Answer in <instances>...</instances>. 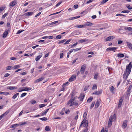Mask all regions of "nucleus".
<instances>
[{
  "instance_id": "nucleus-1",
  "label": "nucleus",
  "mask_w": 132,
  "mask_h": 132,
  "mask_svg": "<svg viewBox=\"0 0 132 132\" xmlns=\"http://www.w3.org/2000/svg\"><path fill=\"white\" fill-rule=\"evenodd\" d=\"M132 67V63L131 62L128 65L126 66V70L123 74V77L125 80H126L127 79L130 73Z\"/></svg>"
},
{
  "instance_id": "nucleus-2",
  "label": "nucleus",
  "mask_w": 132,
  "mask_h": 132,
  "mask_svg": "<svg viewBox=\"0 0 132 132\" xmlns=\"http://www.w3.org/2000/svg\"><path fill=\"white\" fill-rule=\"evenodd\" d=\"M74 99L73 98L70 99L67 105H69V106H71L72 105H75L76 106L78 105V103L76 101L74 102Z\"/></svg>"
},
{
  "instance_id": "nucleus-3",
  "label": "nucleus",
  "mask_w": 132,
  "mask_h": 132,
  "mask_svg": "<svg viewBox=\"0 0 132 132\" xmlns=\"http://www.w3.org/2000/svg\"><path fill=\"white\" fill-rule=\"evenodd\" d=\"M88 121L87 120H86L84 119L83 121L82 122L80 126V127H81L82 125H83V126L84 127H87L88 126Z\"/></svg>"
},
{
  "instance_id": "nucleus-4",
  "label": "nucleus",
  "mask_w": 132,
  "mask_h": 132,
  "mask_svg": "<svg viewBox=\"0 0 132 132\" xmlns=\"http://www.w3.org/2000/svg\"><path fill=\"white\" fill-rule=\"evenodd\" d=\"M10 28L8 29H6L3 33V38H5L7 37L9 31H10Z\"/></svg>"
},
{
  "instance_id": "nucleus-5",
  "label": "nucleus",
  "mask_w": 132,
  "mask_h": 132,
  "mask_svg": "<svg viewBox=\"0 0 132 132\" xmlns=\"http://www.w3.org/2000/svg\"><path fill=\"white\" fill-rule=\"evenodd\" d=\"M86 67V65L85 64H84L81 66L80 70V73L81 74H84Z\"/></svg>"
},
{
  "instance_id": "nucleus-6",
  "label": "nucleus",
  "mask_w": 132,
  "mask_h": 132,
  "mask_svg": "<svg viewBox=\"0 0 132 132\" xmlns=\"http://www.w3.org/2000/svg\"><path fill=\"white\" fill-rule=\"evenodd\" d=\"M118 48L117 47H109L106 49V51H112L115 52V50Z\"/></svg>"
},
{
  "instance_id": "nucleus-7",
  "label": "nucleus",
  "mask_w": 132,
  "mask_h": 132,
  "mask_svg": "<svg viewBox=\"0 0 132 132\" xmlns=\"http://www.w3.org/2000/svg\"><path fill=\"white\" fill-rule=\"evenodd\" d=\"M76 75H72L70 78L69 79V81L71 82L75 80L76 79Z\"/></svg>"
},
{
  "instance_id": "nucleus-8",
  "label": "nucleus",
  "mask_w": 132,
  "mask_h": 132,
  "mask_svg": "<svg viewBox=\"0 0 132 132\" xmlns=\"http://www.w3.org/2000/svg\"><path fill=\"white\" fill-rule=\"evenodd\" d=\"M116 119V115L115 113L114 114L113 116L111 115L109 118V120L112 121L113 120H115Z\"/></svg>"
},
{
  "instance_id": "nucleus-9",
  "label": "nucleus",
  "mask_w": 132,
  "mask_h": 132,
  "mask_svg": "<svg viewBox=\"0 0 132 132\" xmlns=\"http://www.w3.org/2000/svg\"><path fill=\"white\" fill-rule=\"evenodd\" d=\"M127 120H125L123 122L122 126L123 128H125L127 127Z\"/></svg>"
},
{
  "instance_id": "nucleus-10",
  "label": "nucleus",
  "mask_w": 132,
  "mask_h": 132,
  "mask_svg": "<svg viewBox=\"0 0 132 132\" xmlns=\"http://www.w3.org/2000/svg\"><path fill=\"white\" fill-rule=\"evenodd\" d=\"M16 4V1H14L12 2L9 5V6L11 7H12L14 6Z\"/></svg>"
},
{
  "instance_id": "nucleus-11",
  "label": "nucleus",
  "mask_w": 132,
  "mask_h": 132,
  "mask_svg": "<svg viewBox=\"0 0 132 132\" xmlns=\"http://www.w3.org/2000/svg\"><path fill=\"white\" fill-rule=\"evenodd\" d=\"M102 92L101 90H98L97 91H96L95 93H92V95H98L100 94H101L102 93Z\"/></svg>"
},
{
  "instance_id": "nucleus-12",
  "label": "nucleus",
  "mask_w": 132,
  "mask_h": 132,
  "mask_svg": "<svg viewBox=\"0 0 132 132\" xmlns=\"http://www.w3.org/2000/svg\"><path fill=\"white\" fill-rule=\"evenodd\" d=\"M123 99L122 98H121L119 100V103L118 105V108L120 107L122 105V102L123 101Z\"/></svg>"
},
{
  "instance_id": "nucleus-13",
  "label": "nucleus",
  "mask_w": 132,
  "mask_h": 132,
  "mask_svg": "<svg viewBox=\"0 0 132 132\" xmlns=\"http://www.w3.org/2000/svg\"><path fill=\"white\" fill-rule=\"evenodd\" d=\"M80 95L81 96L79 97L78 98L79 99L80 101H82L83 100V99L85 97V95L83 93L82 94H81Z\"/></svg>"
},
{
  "instance_id": "nucleus-14",
  "label": "nucleus",
  "mask_w": 132,
  "mask_h": 132,
  "mask_svg": "<svg viewBox=\"0 0 132 132\" xmlns=\"http://www.w3.org/2000/svg\"><path fill=\"white\" fill-rule=\"evenodd\" d=\"M7 88L10 90H13L17 89V87L15 86H8Z\"/></svg>"
},
{
  "instance_id": "nucleus-15",
  "label": "nucleus",
  "mask_w": 132,
  "mask_h": 132,
  "mask_svg": "<svg viewBox=\"0 0 132 132\" xmlns=\"http://www.w3.org/2000/svg\"><path fill=\"white\" fill-rule=\"evenodd\" d=\"M111 92L112 93H114L115 89L113 86H112L109 88Z\"/></svg>"
},
{
  "instance_id": "nucleus-16",
  "label": "nucleus",
  "mask_w": 132,
  "mask_h": 132,
  "mask_svg": "<svg viewBox=\"0 0 132 132\" xmlns=\"http://www.w3.org/2000/svg\"><path fill=\"white\" fill-rule=\"evenodd\" d=\"M113 37V36H109L105 39V42H106L109 41L111 40L112 39H113L112 38Z\"/></svg>"
},
{
  "instance_id": "nucleus-17",
  "label": "nucleus",
  "mask_w": 132,
  "mask_h": 132,
  "mask_svg": "<svg viewBox=\"0 0 132 132\" xmlns=\"http://www.w3.org/2000/svg\"><path fill=\"white\" fill-rule=\"evenodd\" d=\"M44 79V77H41L39 78L38 79H37L36 80H35V82H36V83L38 82H40V81H42V80H43Z\"/></svg>"
},
{
  "instance_id": "nucleus-18",
  "label": "nucleus",
  "mask_w": 132,
  "mask_h": 132,
  "mask_svg": "<svg viewBox=\"0 0 132 132\" xmlns=\"http://www.w3.org/2000/svg\"><path fill=\"white\" fill-rule=\"evenodd\" d=\"M80 17V16H77L75 17H71L69 18L68 19L69 20H73L74 19H76L79 18Z\"/></svg>"
},
{
  "instance_id": "nucleus-19",
  "label": "nucleus",
  "mask_w": 132,
  "mask_h": 132,
  "mask_svg": "<svg viewBox=\"0 0 132 132\" xmlns=\"http://www.w3.org/2000/svg\"><path fill=\"white\" fill-rule=\"evenodd\" d=\"M19 126V124H15L11 126L10 128H15Z\"/></svg>"
},
{
  "instance_id": "nucleus-20",
  "label": "nucleus",
  "mask_w": 132,
  "mask_h": 132,
  "mask_svg": "<svg viewBox=\"0 0 132 132\" xmlns=\"http://www.w3.org/2000/svg\"><path fill=\"white\" fill-rule=\"evenodd\" d=\"M23 88L24 91H28L30 90L32 88L30 87H23Z\"/></svg>"
},
{
  "instance_id": "nucleus-21",
  "label": "nucleus",
  "mask_w": 132,
  "mask_h": 132,
  "mask_svg": "<svg viewBox=\"0 0 132 132\" xmlns=\"http://www.w3.org/2000/svg\"><path fill=\"white\" fill-rule=\"evenodd\" d=\"M124 29L125 30H127L129 31H131L132 30V28L130 27H124Z\"/></svg>"
},
{
  "instance_id": "nucleus-22",
  "label": "nucleus",
  "mask_w": 132,
  "mask_h": 132,
  "mask_svg": "<svg viewBox=\"0 0 132 132\" xmlns=\"http://www.w3.org/2000/svg\"><path fill=\"white\" fill-rule=\"evenodd\" d=\"M42 56V55L41 54H40L39 55L37 56L35 58V60L36 61H38L39 60L40 58Z\"/></svg>"
},
{
  "instance_id": "nucleus-23",
  "label": "nucleus",
  "mask_w": 132,
  "mask_h": 132,
  "mask_svg": "<svg viewBox=\"0 0 132 132\" xmlns=\"http://www.w3.org/2000/svg\"><path fill=\"white\" fill-rule=\"evenodd\" d=\"M11 109H9L7 111L4 113L2 114L4 116H5L7 115L9 113Z\"/></svg>"
},
{
  "instance_id": "nucleus-24",
  "label": "nucleus",
  "mask_w": 132,
  "mask_h": 132,
  "mask_svg": "<svg viewBox=\"0 0 132 132\" xmlns=\"http://www.w3.org/2000/svg\"><path fill=\"white\" fill-rule=\"evenodd\" d=\"M100 104V102L99 101H97L96 103L95 107V108H97L98 107V106H99Z\"/></svg>"
},
{
  "instance_id": "nucleus-25",
  "label": "nucleus",
  "mask_w": 132,
  "mask_h": 132,
  "mask_svg": "<svg viewBox=\"0 0 132 132\" xmlns=\"http://www.w3.org/2000/svg\"><path fill=\"white\" fill-rule=\"evenodd\" d=\"M86 25L87 26H91L94 25V23L91 22H86Z\"/></svg>"
},
{
  "instance_id": "nucleus-26",
  "label": "nucleus",
  "mask_w": 132,
  "mask_h": 132,
  "mask_svg": "<svg viewBox=\"0 0 132 132\" xmlns=\"http://www.w3.org/2000/svg\"><path fill=\"white\" fill-rule=\"evenodd\" d=\"M117 56L118 57H124V55L123 54L118 53L117 54Z\"/></svg>"
},
{
  "instance_id": "nucleus-27",
  "label": "nucleus",
  "mask_w": 132,
  "mask_h": 132,
  "mask_svg": "<svg viewBox=\"0 0 132 132\" xmlns=\"http://www.w3.org/2000/svg\"><path fill=\"white\" fill-rule=\"evenodd\" d=\"M127 44L128 47L130 49L132 47V45L130 43L128 42H127Z\"/></svg>"
},
{
  "instance_id": "nucleus-28",
  "label": "nucleus",
  "mask_w": 132,
  "mask_h": 132,
  "mask_svg": "<svg viewBox=\"0 0 132 132\" xmlns=\"http://www.w3.org/2000/svg\"><path fill=\"white\" fill-rule=\"evenodd\" d=\"M19 95V93H18L15 94L12 97V98L13 99H15Z\"/></svg>"
},
{
  "instance_id": "nucleus-29",
  "label": "nucleus",
  "mask_w": 132,
  "mask_h": 132,
  "mask_svg": "<svg viewBox=\"0 0 132 132\" xmlns=\"http://www.w3.org/2000/svg\"><path fill=\"white\" fill-rule=\"evenodd\" d=\"M33 13L32 12H28L25 14L26 15H32Z\"/></svg>"
},
{
  "instance_id": "nucleus-30",
  "label": "nucleus",
  "mask_w": 132,
  "mask_h": 132,
  "mask_svg": "<svg viewBox=\"0 0 132 132\" xmlns=\"http://www.w3.org/2000/svg\"><path fill=\"white\" fill-rule=\"evenodd\" d=\"M88 39H80L79 40V42L82 43L84 42H87L88 41Z\"/></svg>"
},
{
  "instance_id": "nucleus-31",
  "label": "nucleus",
  "mask_w": 132,
  "mask_h": 132,
  "mask_svg": "<svg viewBox=\"0 0 132 132\" xmlns=\"http://www.w3.org/2000/svg\"><path fill=\"white\" fill-rule=\"evenodd\" d=\"M13 68L11 66H9L7 67L6 68V69L7 70H9L12 69Z\"/></svg>"
},
{
  "instance_id": "nucleus-32",
  "label": "nucleus",
  "mask_w": 132,
  "mask_h": 132,
  "mask_svg": "<svg viewBox=\"0 0 132 132\" xmlns=\"http://www.w3.org/2000/svg\"><path fill=\"white\" fill-rule=\"evenodd\" d=\"M97 89V86L96 84H94L92 87V89L93 90L96 89Z\"/></svg>"
},
{
  "instance_id": "nucleus-33",
  "label": "nucleus",
  "mask_w": 132,
  "mask_h": 132,
  "mask_svg": "<svg viewBox=\"0 0 132 132\" xmlns=\"http://www.w3.org/2000/svg\"><path fill=\"white\" fill-rule=\"evenodd\" d=\"M40 120H42L43 121H46L47 120V118L44 117L43 118H40L39 119Z\"/></svg>"
},
{
  "instance_id": "nucleus-34",
  "label": "nucleus",
  "mask_w": 132,
  "mask_h": 132,
  "mask_svg": "<svg viewBox=\"0 0 132 132\" xmlns=\"http://www.w3.org/2000/svg\"><path fill=\"white\" fill-rule=\"evenodd\" d=\"M66 40V39H64L63 40H62L61 41H59L58 43V44H60L61 43H63Z\"/></svg>"
},
{
  "instance_id": "nucleus-35",
  "label": "nucleus",
  "mask_w": 132,
  "mask_h": 132,
  "mask_svg": "<svg viewBox=\"0 0 132 132\" xmlns=\"http://www.w3.org/2000/svg\"><path fill=\"white\" fill-rule=\"evenodd\" d=\"M18 92H21L23 91H24L23 88V87L21 88H18Z\"/></svg>"
},
{
  "instance_id": "nucleus-36",
  "label": "nucleus",
  "mask_w": 132,
  "mask_h": 132,
  "mask_svg": "<svg viewBox=\"0 0 132 132\" xmlns=\"http://www.w3.org/2000/svg\"><path fill=\"white\" fill-rule=\"evenodd\" d=\"M93 99V97H90L88 98L87 100V102H90Z\"/></svg>"
},
{
  "instance_id": "nucleus-37",
  "label": "nucleus",
  "mask_w": 132,
  "mask_h": 132,
  "mask_svg": "<svg viewBox=\"0 0 132 132\" xmlns=\"http://www.w3.org/2000/svg\"><path fill=\"white\" fill-rule=\"evenodd\" d=\"M20 66L18 65H15L14 66L13 68L15 69H17L20 67Z\"/></svg>"
},
{
  "instance_id": "nucleus-38",
  "label": "nucleus",
  "mask_w": 132,
  "mask_h": 132,
  "mask_svg": "<svg viewBox=\"0 0 132 132\" xmlns=\"http://www.w3.org/2000/svg\"><path fill=\"white\" fill-rule=\"evenodd\" d=\"M71 39H68L64 44L66 45L68 44L71 41Z\"/></svg>"
},
{
  "instance_id": "nucleus-39",
  "label": "nucleus",
  "mask_w": 132,
  "mask_h": 132,
  "mask_svg": "<svg viewBox=\"0 0 132 132\" xmlns=\"http://www.w3.org/2000/svg\"><path fill=\"white\" fill-rule=\"evenodd\" d=\"M87 113V111H86L84 113V114H83V117L84 118V119L86 118V115Z\"/></svg>"
},
{
  "instance_id": "nucleus-40",
  "label": "nucleus",
  "mask_w": 132,
  "mask_h": 132,
  "mask_svg": "<svg viewBox=\"0 0 132 132\" xmlns=\"http://www.w3.org/2000/svg\"><path fill=\"white\" fill-rule=\"evenodd\" d=\"M27 123L26 122H22L20 123H19V126H21V125H24Z\"/></svg>"
},
{
  "instance_id": "nucleus-41",
  "label": "nucleus",
  "mask_w": 132,
  "mask_h": 132,
  "mask_svg": "<svg viewBox=\"0 0 132 132\" xmlns=\"http://www.w3.org/2000/svg\"><path fill=\"white\" fill-rule=\"evenodd\" d=\"M131 88H132V86H131V85H130L129 86V88H128V89L127 92H130V90H131Z\"/></svg>"
},
{
  "instance_id": "nucleus-42",
  "label": "nucleus",
  "mask_w": 132,
  "mask_h": 132,
  "mask_svg": "<svg viewBox=\"0 0 132 132\" xmlns=\"http://www.w3.org/2000/svg\"><path fill=\"white\" fill-rule=\"evenodd\" d=\"M45 130L47 131H49L50 130L49 127L48 126H46L45 128Z\"/></svg>"
},
{
  "instance_id": "nucleus-43",
  "label": "nucleus",
  "mask_w": 132,
  "mask_h": 132,
  "mask_svg": "<svg viewBox=\"0 0 132 132\" xmlns=\"http://www.w3.org/2000/svg\"><path fill=\"white\" fill-rule=\"evenodd\" d=\"M77 44H78V43L76 42V43H75V44L72 45L71 46V48H73L74 46H76L77 45Z\"/></svg>"
},
{
  "instance_id": "nucleus-44",
  "label": "nucleus",
  "mask_w": 132,
  "mask_h": 132,
  "mask_svg": "<svg viewBox=\"0 0 132 132\" xmlns=\"http://www.w3.org/2000/svg\"><path fill=\"white\" fill-rule=\"evenodd\" d=\"M95 102H93V103H92V104H91V105L90 106V109H92L94 107V104H95Z\"/></svg>"
},
{
  "instance_id": "nucleus-45",
  "label": "nucleus",
  "mask_w": 132,
  "mask_h": 132,
  "mask_svg": "<svg viewBox=\"0 0 132 132\" xmlns=\"http://www.w3.org/2000/svg\"><path fill=\"white\" fill-rule=\"evenodd\" d=\"M27 94V93H24L22 94L21 95V97H22L25 96Z\"/></svg>"
},
{
  "instance_id": "nucleus-46",
  "label": "nucleus",
  "mask_w": 132,
  "mask_h": 132,
  "mask_svg": "<svg viewBox=\"0 0 132 132\" xmlns=\"http://www.w3.org/2000/svg\"><path fill=\"white\" fill-rule=\"evenodd\" d=\"M5 7H2L0 8V13L2 12L4 10Z\"/></svg>"
},
{
  "instance_id": "nucleus-47",
  "label": "nucleus",
  "mask_w": 132,
  "mask_h": 132,
  "mask_svg": "<svg viewBox=\"0 0 132 132\" xmlns=\"http://www.w3.org/2000/svg\"><path fill=\"white\" fill-rule=\"evenodd\" d=\"M46 105L44 104H41L39 105V106L40 108H42L46 106Z\"/></svg>"
},
{
  "instance_id": "nucleus-48",
  "label": "nucleus",
  "mask_w": 132,
  "mask_h": 132,
  "mask_svg": "<svg viewBox=\"0 0 132 132\" xmlns=\"http://www.w3.org/2000/svg\"><path fill=\"white\" fill-rule=\"evenodd\" d=\"M112 121L109 120L108 122V126L109 127H110L112 125Z\"/></svg>"
},
{
  "instance_id": "nucleus-49",
  "label": "nucleus",
  "mask_w": 132,
  "mask_h": 132,
  "mask_svg": "<svg viewBox=\"0 0 132 132\" xmlns=\"http://www.w3.org/2000/svg\"><path fill=\"white\" fill-rule=\"evenodd\" d=\"M75 27L77 28H83V25L82 24L79 25H77L75 26Z\"/></svg>"
},
{
  "instance_id": "nucleus-50",
  "label": "nucleus",
  "mask_w": 132,
  "mask_h": 132,
  "mask_svg": "<svg viewBox=\"0 0 132 132\" xmlns=\"http://www.w3.org/2000/svg\"><path fill=\"white\" fill-rule=\"evenodd\" d=\"M8 14L7 13H6L4 15H3L2 17V19H4L5 17Z\"/></svg>"
},
{
  "instance_id": "nucleus-51",
  "label": "nucleus",
  "mask_w": 132,
  "mask_h": 132,
  "mask_svg": "<svg viewBox=\"0 0 132 132\" xmlns=\"http://www.w3.org/2000/svg\"><path fill=\"white\" fill-rule=\"evenodd\" d=\"M61 36L60 35H59L56 36V38L57 39H59L61 38Z\"/></svg>"
},
{
  "instance_id": "nucleus-52",
  "label": "nucleus",
  "mask_w": 132,
  "mask_h": 132,
  "mask_svg": "<svg viewBox=\"0 0 132 132\" xmlns=\"http://www.w3.org/2000/svg\"><path fill=\"white\" fill-rule=\"evenodd\" d=\"M23 31H24V30H19L18 31V32H17V33H16V34H19L21 33V32H22Z\"/></svg>"
},
{
  "instance_id": "nucleus-53",
  "label": "nucleus",
  "mask_w": 132,
  "mask_h": 132,
  "mask_svg": "<svg viewBox=\"0 0 132 132\" xmlns=\"http://www.w3.org/2000/svg\"><path fill=\"white\" fill-rule=\"evenodd\" d=\"M116 16H126L125 15H123V14H118L116 15Z\"/></svg>"
},
{
  "instance_id": "nucleus-54",
  "label": "nucleus",
  "mask_w": 132,
  "mask_h": 132,
  "mask_svg": "<svg viewBox=\"0 0 132 132\" xmlns=\"http://www.w3.org/2000/svg\"><path fill=\"white\" fill-rule=\"evenodd\" d=\"M30 103L32 104H34L36 103V102L35 100H32L30 101Z\"/></svg>"
},
{
  "instance_id": "nucleus-55",
  "label": "nucleus",
  "mask_w": 132,
  "mask_h": 132,
  "mask_svg": "<svg viewBox=\"0 0 132 132\" xmlns=\"http://www.w3.org/2000/svg\"><path fill=\"white\" fill-rule=\"evenodd\" d=\"M81 49V48H77L75 49H74L73 50V51H74V52H76L80 50Z\"/></svg>"
},
{
  "instance_id": "nucleus-56",
  "label": "nucleus",
  "mask_w": 132,
  "mask_h": 132,
  "mask_svg": "<svg viewBox=\"0 0 132 132\" xmlns=\"http://www.w3.org/2000/svg\"><path fill=\"white\" fill-rule=\"evenodd\" d=\"M89 87V86H85L84 88V91H86L87 90V89H88Z\"/></svg>"
},
{
  "instance_id": "nucleus-57",
  "label": "nucleus",
  "mask_w": 132,
  "mask_h": 132,
  "mask_svg": "<svg viewBox=\"0 0 132 132\" xmlns=\"http://www.w3.org/2000/svg\"><path fill=\"white\" fill-rule=\"evenodd\" d=\"M68 84V82H66L64 84H63V85L62 86L64 88V87H65V86H67Z\"/></svg>"
},
{
  "instance_id": "nucleus-58",
  "label": "nucleus",
  "mask_w": 132,
  "mask_h": 132,
  "mask_svg": "<svg viewBox=\"0 0 132 132\" xmlns=\"http://www.w3.org/2000/svg\"><path fill=\"white\" fill-rule=\"evenodd\" d=\"M59 22L58 21H54L53 22H52L51 23V24H55L56 23Z\"/></svg>"
},
{
  "instance_id": "nucleus-59",
  "label": "nucleus",
  "mask_w": 132,
  "mask_h": 132,
  "mask_svg": "<svg viewBox=\"0 0 132 132\" xmlns=\"http://www.w3.org/2000/svg\"><path fill=\"white\" fill-rule=\"evenodd\" d=\"M98 75L97 74H96L95 75L94 77V79H97V78Z\"/></svg>"
},
{
  "instance_id": "nucleus-60",
  "label": "nucleus",
  "mask_w": 132,
  "mask_h": 132,
  "mask_svg": "<svg viewBox=\"0 0 132 132\" xmlns=\"http://www.w3.org/2000/svg\"><path fill=\"white\" fill-rule=\"evenodd\" d=\"M62 3V2H59L56 5L55 7H57L59 6L60 4H61V3Z\"/></svg>"
},
{
  "instance_id": "nucleus-61",
  "label": "nucleus",
  "mask_w": 132,
  "mask_h": 132,
  "mask_svg": "<svg viewBox=\"0 0 132 132\" xmlns=\"http://www.w3.org/2000/svg\"><path fill=\"white\" fill-rule=\"evenodd\" d=\"M46 114V113L45 112H42L41 113V116H43L44 115H45Z\"/></svg>"
},
{
  "instance_id": "nucleus-62",
  "label": "nucleus",
  "mask_w": 132,
  "mask_h": 132,
  "mask_svg": "<svg viewBox=\"0 0 132 132\" xmlns=\"http://www.w3.org/2000/svg\"><path fill=\"white\" fill-rule=\"evenodd\" d=\"M47 38H48L49 39H53V37L52 36H47Z\"/></svg>"
},
{
  "instance_id": "nucleus-63",
  "label": "nucleus",
  "mask_w": 132,
  "mask_h": 132,
  "mask_svg": "<svg viewBox=\"0 0 132 132\" xmlns=\"http://www.w3.org/2000/svg\"><path fill=\"white\" fill-rule=\"evenodd\" d=\"M126 7L128 8V9L129 10L131 9V8L130 7V5H127L126 6Z\"/></svg>"
},
{
  "instance_id": "nucleus-64",
  "label": "nucleus",
  "mask_w": 132,
  "mask_h": 132,
  "mask_svg": "<svg viewBox=\"0 0 132 132\" xmlns=\"http://www.w3.org/2000/svg\"><path fill=\"white\" fill-rule=\"evenodd\" d=\"M78 7V5L76 4L74 5L73 6V7L75 9H77Z\"/></svg>"
}]
</instances>
